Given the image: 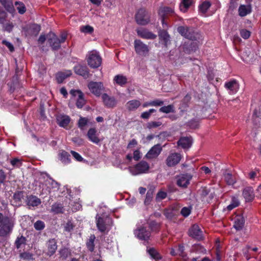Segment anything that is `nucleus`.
Wrapping results in <instances>:
<instances>
[{"mask_svg":"<svg viewBox=\"0 0 261 261\" xmlns=\"http://www.w3.org/2000/svg\"><path fill=\"white\" fill-rule=\"evenodd\" d=\"M74 69L76 74L82 76L84 78L87 79L89 77V71L86 66L79 64L74 67Z\"/></svg>","mask_w":261,"mask_h":261,"instance_id":"18","label":"nucleus"},{"mask_svg":"<svg viewBox=\"0 0 261 261\" xmlns=\"http://www.w3.org/2000/svg\"><path fill=\"white\" fill-rule=\"evenodd\" d=\"M181 160V155L177 153L170 154L166 159V164L168 167H173L177 165Z\"/></svg>","mask_w":261,"mask_h":261,"instance_id":"15","label":"nucleus"},{"mask_svg":"<svg viewBox=\"0 0 261 261\" xmlns=\"http://www.w3.org/2000/svg\"><path fill=\"white\" fill-rule=\"evenodd\" d=\"M240 35L242 38H243L245 39H247L249 38V37H250V32L247 30L244 29L241 31Z\"/></svg>","mask_w":261,"mask_h":261,"instance_id":"57","label":"nucleus"},{"mask_svg":"<svg viewBox=\"0 0 261 261\" xmlns=\"http://www.w3.org/2000/svg\"><path fill=\"white\" fill-rule=\"evenodd\" d=\"M113 81L115 83L122 87L127 83V78L122 74H117L114 76Z\"/></svg>","mask_w":261,"mask_h":261,"instance_id":"28","label":"nucleus"},{"mask_svg":"<svg viewBox=\"0 0 261 261\" xmlns=\"http://www.w3.org/2000/svg\"><path fill=\"white\" fill-rule=\"evenodd\" d=\"M23 195L22 192H17L13 195V199L16 202V205L19 204L21 199L23 198Z\"/></svg>","mask_w":261,"mask_h":261,"instance_id":"47","label":"nucleus"},{"mask_svg":"<svg viewBox=\"0 0 261 261\" xmlns=\"http://www.w3.org/2000/svg\"><path fill=\"white\" fill-rule=\"evenodd\" d=\"M87 136L89 140L93 143L97 144L100 142L95 128H90L87 132Z\"/></svg>","mask_w":261,"mask_h":261,"instance_id":"19","label":"nucleus"},{"mask_svg":"<svg viewBox=\"0 0 261 261\" xmlns=\"http://www.w3.org/2000/svg\"><path fill=\"white\" fill-rule=\"evenodd\" d=\"M134 234L138 239L142 240H147L150 236V231L146 230L144 227H141L136 229Z\"/></svg>","mask_w":261,"mask_h":261,"instance_id":"12","label":"nucleus"},{"mask_svg":"<svg viewBox=\"0 0 261 261\" xmlns=\"http://www.w3.org/2000/svg\"><path fill=\"white\" fill-rule=\"evenodd\" d=\"M242 194L246 201H252L255 197L253 189L251 187L244 188Z\"/></svg>","mask_w":261,"mask_h":261,"instance_id":"22","label":"nucleus"},{"mask_svg":"<svg viewBox=\"0 0 261 261\" xmlns=\"http://www.w3.org/2000/svg\"><path fill=\"white\" fill-rule=\"evenodd\" d=\"M224 180L228 185H233L236 182V179L231 173L225 171L223 173Z\"/></svg>","mask_w":261,"mask_h":261,"instance_id":"29","label":"nucleus"},{"mask_svg":"<svg viewBox=\"0 0 261 261\" xmlns=\"http://www.w3.org/2000/svg\"><path fill=\"white\" fill-rule=\"evenodd\" d=\"M189 125L192 128H196L198 126V122L195 120H192L189 122Z\"/></svg>","mask_w":261,"mask_h":261,"instance_id":"63","label":"nucleus"},{"mask_svg":"<svg viewBox=\"0 0 261 261\" xmlns=\"http://www.w3.org/2000/svg\"><path fill=\"white\" fill-rule=\"evenodd\" d=\"M162 150V147L160 144L155 145L149 150L146 156L148 159L155 158L160 154Z\"/></svg>","mask_w":261,"mask_h":261,"instance_id":"20","label":"nucleus"},{"mask_svg":"<svg viewBox=\"0 0 261 261\" xmlns=\"http://www.w3.org/2000/svg\"><path fill=\"white\" fill-rule=\"evenodd\" d=\"M21 258L27 260H32L33 259V254L29 252H23L20 254Z\"/></svg>","mask_w":261,"mask_h":261,"instance_id":"51","label":"nucleus"},{"mask_svg":"<svg viewBox=\"0 0 261 261\" xmlns=\"http://www.w3.org/2000/svg\"><path fill=\"white\" fill-rule=\"evenodd\" d=\"M60 160L65 164L68 163L70 162V155L67 152L63 151L60 153Z\"/></svg>","mask_w":261,"mask_h":261,"instance_id":"44","label":"nucleus"},{"mask_svg":"<svg viewBox=\"0 0 261 261\" xmlns=\"http://www.w3.org/2000/svg\"><path fill=\"white\" fill-rule=\"evenodd\" d=\"M15 5L19 13L23 14L25 12V7L23 3H22V2H16L15 3Z\"/></svg>","mask_w":261,"mask_h":261,"instance_id":"45","label":"nucleus"},{"mask_svg":"<svg viewBox=\"0 0 261 261\" xmlns=\"http://www.w3.org/2000/svg\"><path fill=\"white\" fill-rule=\"evenodd\" d=\"M102 99L105 106L108 108H113L116 105V100L113 97H110L107 94L102 95Z\"/></svg>","mask_w":261,"mask_h":261,"instance_id":"23","label":"nucleus"},{"mask_svg":"<svg viewBox=\"0 0 261 261\" xmlns=\"http://www.w3.org/2000/svg\"><path fill=\"white\" fill-rule=\"evenodd\" d=\"M152 106H160L164 104V102L160 99H156L153 101H151Z\"/></svg>","mask_w":261,"mask_h":261,"instance_id":"64","label":"nucleus"},{"mask_svg":"<svg viewBox=\"0 0 261 261\" xmlns=\"http://www.w3.org/2000/svg\"><path fill=\"white\" fill-rule=\"evenodd\" d=\"M141 102L136 99H133L128 101L126 103V108L129 111H134L137 110L140 106Z\"/></svg>","mask_w":261,"mask_h":261,"instance_id":"26","label":"nucleus"},{"mask_svg":"<svg viewBox=\"0 0 261 261\" xmlns=\"http://www.w3.org/2000/svg\"><path fill=\"white\" fill-rule=\"evenodd\" d=\"M89 120L87 118L80 117L78 122L77 126L81 130H84L86 128V126L88 124Z\"/></svg>","mask_w":261,"mask_h":261,"instance_id":"35","label":"nucleus"},{"mask_svg":"<svg viewBox=\"0 0 261 261\" xmlns=\"http://www.w3.org/2000/svg\"><path fill=\"white\" fill-rule=\"evenodd\" d=\"M192 4V0H182L179 6L180 11L185 12Z\"/></svg>","mask_w":261,"mask_h":261,"instance_id":"38","label":"nucleus"},{"mask_svg":"<svg viewBox=\"0 0 261 261\" xmlns=\"http://www.w3.org/2000/svg\"><path fill=\"white\" fill-rule=\"evenodd\" d=\"M211 6V4L209 1H204L199 5V11L202 14H205L210 8Z\"/></svg>","mask_w":261,"mask_h":261,"instance_id":"37","label":"nucleus"},{"mask_svg":"<svg viewBox=\"0 0 261 261\" xmlns=\"http://www.w3.org/2000/svg\"><path fill=\"white\" fill-rule=\"evenodd\" d=\"M80 30L81 32L86 33H91L93 31V28L90 25L82 26L81 27Z\"/></svg>","mask_w":261,"mask_h":261,"instance_id":"52","label":"nucleus"},{"mask_svg":"<svg viewBox=\"0 0 261 261\" xmlns=\"http://www.w3.org/2000/svg\"><path fill=\"white\" fill-rule=\"evenodd\" d=\"M71 154L74 157V158L77 161L81 162L83 161V158L82 157V156L77 152L71 150L70 151Z\"/></svg>","mask_w":261,"mask_h":261,"instance_id":"59","label":"nucleus"},{"mask_svg":"<svg viewBox=\"0 0 261 261\" xmlns=\"http://www.w3.org/2000/svg\"><path fill=\"white\" fill-rule=\"evenodd\" d=\"M189 232L190 236L197 240H200L203 238L202 231L197 224L193 225L189 229Z\"/></svg>","mask_w":261,"mask_h":261,"instance_id":"16","label":"nucleus"},{"mask_svg":"<svg viewBox=\"0 0 261 261\" xmlns=\"http://www.w3.org/2000/svg\"><path fill=\"white\" fill-rule=\"evenodd\" d=\"M57 122L58 124L64 128H67L69 124L71 119L68 115L64 114H59L56 117Z\"/></svg>","mask_w":261,"mask_h":261,"instance_id":"17","label":"nucleus"},{"mask_svg":"<svg viewBox=\"0 0 261 261\" xmlns=\"http://www.w3.org/2000/svg\"><path fill=\"white\" fill-rule=\"evenodd\" d=\"M27 203L29 206H37L41 203V200L35 196L30 195L27 197Z\"/></svg>","mask_w":261,"mask_h":261,"instance_id":"27","label":"nucleus"},{"mask_svg":"<svg viewBox=\"0 0 261 261\" xmlns=\"http://www.w3.org/2000/svg\"><path fill=\"white\" fill-rule=\"evenodd\" d=\"M174 13V10L173 7L167 6H162L160 7L158 11V14L160 17L161 18L162 23L163 27L167 26V23L165 22V19L169 16L172 15Z\"/></svg>","mask_w":261,"mask_h":261,"instance_id":"5","label":"nucleus"},{"mask_svg":"<svg viewBox=\"0 0 261 261\" xmlns=\"http://www.w3.org/2000/svg\"><path fill=\"white\" fill-rule=\"evenodd\" d=\"M167 193L164 191H161L157 193L155 199L156 201H160L165 199Z\"/></svg>","mask_w":261,"mask_h":261,"instance_id":"53","label":"nucleus"},{"mask_svg":"<svg viewBox=\"0 0 261 261\" xmlns=\"http://www.w3.org/2000/svg\"><path fill=\"white\" fill-rule=\"evenodd\" d=\"M112 220L109 218H96V226L101 232L107 233L110 229Z\"/></svg>","mask_w":261,"mask_h":261,"instance_id":"3","label":"nucleus"},{"mask_svg":"<svg viewBox=\"0 0 261 261\" xmlns=\"http://www.w3.org/2000/svg\"><path fill=\"white\" fill-rule=\"evenodd\" d=\"M72 142L78 146H80L84 144V140L80 137H74L72 139Z\"/></svg>","mask_w":261,"mask_h":261,"instance_id":"54","label":"nucleus"},{"mask_svg":"<svg viewBox=\"0 0 261 261\" xmlns=\"http://www.w3.org/2000/svg\"><path fill=\"white\" fill-rule=\"evenodd\" d=\"M40 31V26L37 24L30 25L28 30V34L31 35L37 36Z\"/></svg>","mask_w":261,"mask_h":261,"instance_id":"32","label":"nucleus"},{"mask_svg":"<svg viewBox=\"0 0 261 261\" xmlns=\"http://www.w3.org/2000/svg\"><path fill=\"white\" fill-rule=\"evenodd\" d=\"M161 125L162 123L160 121H151L147 123V127L149 128H155Z\"/></svg>","mask_w":261,"mask_h":261,"instance_id":"55","label":"nucleus"},{"mask_svg":"<svg viewBox=\"0 0 261 261\" xmlns=\"http://www.w3.org/2000/svg\"><path fill=\"white\" fill-rule=\"evenodd\" d=\"M191 212V207H184L180 211V214L185 217H188Z\"/></svg>","mask_w":261,"mask_h":261,"instance_id":"50","label":"nucleus"},{"mask_svg":"<svg viewBox=\"0 0 261 261\" xmlns=\"http://www.w3.org/2000/svg\"><path fill=\"white\" fill-rule=\"evenodd\" d=\"M192 140L190 137H182L177 142L179 146L184 149L189 148L191 147Z\"/></svg>","mask_w":261,"mask_h":261,"instance_id":"25","label":"nucleus"},{"mask_svg":"<svg viewBox=\"0 0 261 261\" xmlns=\"http://www.w3.org/2000/svg\"><path fill=\"white\" fill-rule=\"evenodd\" d=\"M46 182L47 185L50 186L53 188H59L58 184L51 178L47 179Z\"/></svg>","mask_w":261,"mask_h":261,"instance_id":"56","label":"nucleus"},{"mask_svg":"<svg viewBox=\"0 0 261 261\" xmlns=\"http://www.w3.org/2000/svg\"><path fill=\"white\" fill-rule=\"evenodd\" d=\"M149 255L154 259H161V256L158 252L154 248H150L148 250Z\"/></svg>","mask_w":261,"mask_h":261,"instance_id":"43","label":"nucleus"},{"mask_svg":"<svg viewBox=\"0 0 261 261\" xmlns=\"http://www.w3.org/2000/svg\"><path fill=\"white\" fill-rule=\"evenodd\" d=\"M258 174V171H252L249 173L248 175L250 179L255 180V178H258L259 176Z\"/></svg>","mask_w":261,"mask_h":261,"instance_id":"58","label":"nucleus"},{"mask_svg":"<svg viewBox=\"0 0 261 261\" xmlns=\"http://www.w3.org/2000/svg\"><path fill=\"white\" fill-rule=\"evenodd\" d=\"M134 46L136 53L141 56H146L149 51L148 46L140 40H135Z\"/></svg>","mask_w":261,"mask_h":261,"instance_id":"8","label":"nucleus"},{"mask_svg":"<svg viewBox=\"0 0 261 261\" xmlns=\"http://www.w3.org/2000/svg\"><path fill=\"white\" fill-rule=\"evenodd\" d=\"M26 239L23 236L18 237L15 241V244L17 248H19L21 247L22 245L25 244Z\"/></svg>","mask_w":261,"mask_h":261,"instance_id":"46","label":"nucleus"},{"mask_svg":"<svg viewBox=\"0 0 261 261\" xmlns=\"http://www.w3.org/2000/svg\"><path fill=\"white\" fill-rule=\"evenodd\" d=\"M88 87L90 91L97 96H99L103 90V84L101 82H91Z\"/></svg>","mask_w":261,"mask_h":261,"instance_id":"10","label":"nucleus"},{"mask_svg":"<svg viewBox=\"0 0 261 261\" xmlns=\"http://www.w3.org/2000/svg\"><path fill=\"white\" fill-rule=\"evenodd\" d=\"M240 203V201L238 198L236 197H232L230 203L227 206L226 209L230 211L234 208L238 206Z\"/></svg>","mask_w":261,"mask_h":261,"instance_id":"36","label":"nucleus"},{"mask_svg":"<svg viewBox=\"0 0 261 261\" xmlns=\"http://www.w3.org/2000/svg\"><path fill=\"white\" fill-rule=\"evenodd\" d=\"M57 249V242L55 239H51L47 243V251L46 254L49 256H52Z\"/></svg>","mask_w":261,"mask_h":261,"instance_id":"21","label":"nucleus"},{"mask_svg":"<svg viewBox=\"0 0 261 261\" xmlns=\"http://www.w3.org/2000/svg\"><path fill=\"white\" fill-rule=\"evenodd\" d=\"M2 43L5 45L9 49V50L11 52L14 51V47L12 43L9 42L7 41L6 40H3Z\"/></svg>","mask_w":261,"mask_h":261,"instance_id":"61","label":"nucleus"},{"mask_svg":"<svg viewBox=\"0 0 261 261\" xmlns=\"http://www.w3.org/2000/svg\"><path fill=\"white\" fill-rule=\"evenodd\" d=\"M72 74L71 70H68V74H65L63 72H59L57 74V79L59 83H61L65 79L70 76Z\"/></svg>","mask_w":261,"mask_h":261,"instance_id":"39","label":"nucleus"},{"mask_svg":"<svg viewBox=\"0 0 261 261\" xmlns=\"http://www.w3.org/2000/svg\"><path fill=\"white\" fill-rule=\"evenodd\" d=\"M192 175L189 174H182L176 177L177 185L180 187H187L192 179Z\"/></svg>","mask_w":261,"mask_h":261,"instance_id":"11","label":"nucleus"},{"mask_svg":"<svg viewBox=\"0 0 261 261\" xmlns=\"http://www.w3.org/2000/svg\"><path fill=\"white\" fill-rule=\"evenodd\" d=\"M160 112L164 113H169L171 112H173L174 110V107L172 105H168L167 106H164L161 107L160 110Z\"/></svg>","mask_w":261,"mask_h":261,"instance_id":"48","label":"nucleus"},{"mask_svg":"<svg viewBox=\"0 0 261 261\" xmlns=\"http://www.w3.org/2000/svg\"><path fill=\"white\" fill-rule=\"evenodd\" d=\"M73 225L72 224V223L69 221L66 224H65V230L66 231H70L71 230L73 229Z\"/></svg>","mask_w":261,"mask_h":261,"instance_id":"62","label":"nucleus"},{"mask_svg":"<svg viewBox=\"0 0 261 261\" xmlns=\"http://www.w3.org/2000/svg\"><path fill=\"white\" fill-rule=\"evenodd\" d=\"M154 192V189H149L146 194V198L144 200V203L145 205H148L149 204L150 201H151L152 197H153V194Z\"/></svg>","mask_w":261,"mask_h":261,"instance_id":"42","label":"nucleus"},{"mask_svg":"<svg viewBox=\"0 0 261 261\" xmlns=\"http://www.w3.org/2000/svg\"><path fill=\"white\" fill-rule=\"evenodd\" d=\"M177 31L181 36L190 40H199L201 37L199 33L195 32L192 28L187 26L179 27Z\"/></svg>","mask_w":261,"mask_h":261,"instance_id":"1","label":"nucleus"},{"mask_svg":"<svg viewBox=\"0 0 261 261\" xmlns=\"http://www.w3.org/2000/svg\"><path fill=\"white\" fill-rule=\"evenodd\" d=\"M14 226V220L8 217H5L4 223L0 227V236L5 237L12 230Z\"/></svg>","mask_w":261,"mask_h":261,"instance_id":"4","label":"nucleus"},{"mask_svg":"<svg viewBox=\"0 0 261 261\" xmlns=\"http://www.w3.org/2000/svg\"><path fill=\"white\" fill-rule=\"evenodd\" d=\"M59 254L61 258L63 259H66L71 255V252L69 248L64 247L60 250Z\"/></svg>","mask_w":261,"mask_h":261,"instance_id":"34","label":"nucleus"},{"mask_svg":"<svg viewBox=\"0 0 261 261\" xmlns=\"http://www.w3.org/2000/svg\"><path fill=\"white\" fill-rule=\"evenodd\" d=\"M245 220L241 216H237L234 220V227L237 230H241L244 226Z\"/></svg>","mask_w":261,"mask_h":261,"instance_id":"30","label":"nucleus"},{"mask_svg":"<svg viewBox=\"0 0 261 261\" xmlns=\"http://www.w3.org/2000/svg\"><path fill=\"white\" fill-rule=\"evenodd\" d=\"M87 62L91 68H96L101 65V58L96 51H92L89 54Z\"/></svg>","mask_w":261,"mask_h":261,"instance_id":"7","label":"nucleus"},{"mask_svg":"<svg viewBox=\"0 0 261 261\" xmlns=\"http://www.w3.org/2000/svg\"><path fill=\"white\" fill-rule=\"evenodd\" d=\"M137 33L139 36L146 39H154L156 35L145 29L138 30Z\"/></svg>","mask_w":261,"mask_h":261,"instance_id":"24","label":"nucleus"},{"mask_svg":"<svg viewBox=\"0 0 261 261\" xmlns=\"http://www.w3.org/2000/svg\"><path fill=\"white\" fill-rule=\"evenodd\" d=\"M48 42L51 48L54 50L59 49L61 47V42L60 39L52 32H50L47 36Z\"/></svg>","mask_w":261,"mask_h":261,"instance_id":"9","label":"nucleus"},{"mask_svg":"<svg viewBox=\"0 0 261 261\" xmlns=\"http://www.w3.org/2000/svg\"><path fill=\"white\" fill-rule=\"evenodd\" d=\"M70 93L75 98H77L76 105L78 108H82L85 104L83 93L80 90H71Z\"/></svg>","mask_w":261,"mask_h":261,"instance_id":"13","label":"nucleus"},{"mask_svg":"<svg viewBox=\"0 0 261 261\" xmlns=\"http://www.w3.org/2000/svg\"><path fill=\"white\" fill-rule=\"evenodd\" d=\"M63 207L60 203H55L51 206V212L55 214H59L63 213Z\"/></svg>","mask_w":261,"mask_h":261,"instance_id":"41","label":"nucleus"},{"mask_svg":"<svg viewBox=\"0 0 261 261\" xmlns=\"http://www.w3.org/2000/svg\"><path fill=\"white\" fill-rule=\"evenodd\" d=\"M225 88L229 91L230 94L236 93L239 89V84L236 80H232L226 82L224 85Z\"/></svg>","mask_w":261,"mask_h":261,"instance_id":"14","label":"nucleus"},{"mask_svg":"<svg viewBox=\"0 0 261 261\" xmlns=\"http://www.w3.org/2000/svg\"><path fill=\"white\" fill-rule=\"evenodd\" d=\"M251 11V8L250 5H241L239 8V15L243 17L250 13Z\"/></svg>","mask_w":261,"mask_h":261,"instance_id":"31","label":"nucleus"},{"mask_svg":"<svg viewBox=\"0 0 261 261\" xmlns=\"http://www.w3.org/2000/svg\"><path fill=\"white\" fill-rule=\"evenodd\" d=\"M149 169L148 164L145 161H141L134 167L129 168L130 173L136 175L140 174L146 173Z\"/></svg>","mask_w":261,"mask_h":261,"instance_id":"6","label":"nucleus"},{"mask_svg":"<svg viewBox=\"0 0 261 261\" xmlns=\"http://www.w3.org/2000/svg\"><path fill=\"white\" fill-rule=\"evenodd\" d=\"M34 228L37 230H41L45 227L44 222L42 221H37L34 224Z\"/></svg>","mask_w":261,"mask_h":261,"instance_id":"49","label":"nucleus"},{"mask_svg":"<svg viewBox=\"0 0 261 261\" xmlns=\"http://www.w3.org/2000/svg\"><path fill=\"white\" fill-rule=\"evenodd\" d=\"M135 19L140 25H146L150 21V15L145 9H140L136 14Z\"/></svg>","mask_w":261,"mask_h":261,"instance_id":"2","label":"nucleus"},{"mask_svg":"<svg viewBox=\"0 0 261 261\" xmlns=\"http://www.w3.org/2000/svg\"><path fill=\"white\" fill-rule=\"evenodd\" d=\"M95 239V237L94 235H91L89 237L88 241L87 242V246L89 250L90 251H93L94 249V241Z\"/></svg>","mask_w":261,"mask_h":261,"instance_id":"40","label":"nucleus"},{"mask_svg":"<svg viewBox=\"0 0 261 261\" xmlns=\"http://www.w3.org/2000/svg\"><path fill=\"white\" fill-rule=\"evenodd\" d=\"M160 39L164 41L165 45H167L170 41V36L166 31H162L159 34Z\"/></svg>","mask_w":261,"mask_h":261,"instance_id":"33","label":"nucleus"},{"mask_svg":"<svg viewBox=\"0 0 261 261\" xmlns=\"http://www.w3.org/2000/svg\"><path fill=\"white\" fill-rule=\"evenodd\" d=\"M10 163L13 167H19L21 164V161L17 158L11 160Z\"/></svg>","mask_w":261,"mask_h":261,"instance_id":"60","label":"nucleus"}]
</instances>
